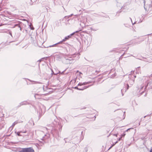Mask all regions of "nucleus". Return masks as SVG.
Instances as JSON below:
<instances>
[{"instance_id": "39448f33", "label": "nucleus", "mask_w": 152, "mask_h": 152, "mask_svg": "<svg viewBox=\"0 0 152 152\" xmlns=\"http://www.w3.org/2000/svg\"><path fill=\"white\" fill-rule=\"evenodd\" d=\"M127 88H126V87H124V88H123V89L121 90V92L122 93V96H123L124 95V94H123V92L124 91V90H125V91L126 92V91L127 89H128L129 88V85L128 84H127Z\"/></svg>"}, {"instance_id": "aec40b11", "label": "nucleus", "mask_w": 152, "mask_h": 152, "mask_svg": "<svg viewBox=\"0 0 152 152\" xmlns=\"http://www.w3.org/2000/svg\"><path fill=\"white\" fill-rule=\"evenodd\" d=\"M143 2L144 3V8L145 9V0H143Z\"/></svg>"}, {"instance_id": "cd10ccee", "label": "nucleus", "mask_w": 152, "mask_h": 152, "mask_svg": "<svg viewBox=\"0 0 152 152\" xmlns=\"http://www.w3.org/2000/svg\"><path fill=\"white\" fill-rule=\"evenodd\" d=\"M150 152H152V148L151 149Z\"/></svg>"}, {"instance_id": "2f4dec72", "label": "nucleus", "mask_w": 152, "mask_h": 152, "mask_svg": "<svg viewBox=\"0 0 152 152\" xmlns=\"http://www.w3.org/2000/svg\"><path fill=\"white\" fill-rule=\"evenodd\" d=\"M32 3H31V4H30V5H32Z\"/></svg>"}, {"instance_id": "bb28decb", "label": "nucleus", "mask_w": 152, "mask_h": 152, "mask_svg": "<svg viewBox=\"0 0 152 152\" xmlns=\"http://www.w3.org/2000/svg\"><path fill=\"white\" fill-rule=\"evenodd\" d=\"M42 61V59H40L38 61H39V62H41V61Z\"/></svg>"}, {"instance_id": "a878e982", "label": "nucleus", "mask_w": 152, "mask_h": 152, "mask_svg": "<svg viewBox=\"0 0 152 152\" xmlns=\"http://www.w3.org/2000/svg\"><path fill=\"white\" fill-rule=\"evenodd\" d=\"M19 28H20V30L21 31V30H22V28L20 27H20H19Z\"/></svg>"}, {"instance_id": "4468645a", "label": "nucleus", "mask_w": 152, "mask_h": 152, "mask_svg": "<svg viewBox=\"0 0 152 152\" xmlns=\"http://www.w3.org/2000/svg\"><path fill=\"white\" fill-rule=\"evenodd\" d=\"M15 132L18 135V136H21V135L20 134V132Z\"/></svg>"}, {"instance_id": "5701e85b", "label": "nucleus", "mask_w": 152, "mask_h": 152, "mask_svg": "<svg viewBox=\"0 0 152 152\" xmlns=\"http://www.w3.org/2000/svg\"><path fill=\"white\" fill-rule=\"evenodd\" d=\"M130 18V19H131V21H132V24H133V25H134V24L136 22H135L134 23H132V19H131V18Z\"/></svg>"}, {"instance_id": "72a5a7b5", "label": "nucleus", "mask_w": 152, "mask_h": 152, "mask_svg": "<svg viewBox=\"0 0 152 152\" xmlns=\"http://www.w3.org/2000/svg\"><path fill=\"white\" fill-rule=\"evenodd\" d=\"M146 117V116H145L144 117V118H145V117Z\"/></svg>"}, {"instance_id": "f3484780", "label": "nucleus", "mask_w": 152, "mask_h": 152, "mask_svg": "<svg viewBox=\"0 0 152 152\" xmlns=\"http://www.w3.org/2000/svg\"><path fill=\"white\" fill-rule=\"evenodd\" d=\"M53 124L54 125H56L57 124V123L56 121V120H54V121L53 122Z\"/></svg>"}, {"instance_id": "6ab92c4d", "label": "nucleus", "mask_w": 152, "mask_h": 152, "mask_svg": "<svg viewBox=\"0 0 152 152\" xmlns=\"http://www.w3.org/2000/svg\"><path fill=\"white\" fill-rule=\"evenodd\" d=\"M19 132H20V133H26V131H19Z\"/></svg>"}, {"instance_id": "473e14b6", "label": "nucleus", "mask_w": 152, "mask_h": 152, "mask_svg": "<svg viewBox=\"0 0 152 152\" xmlns=\"http://www.w3.org/2000/svg\"><path fill=\"white\" fill-rule=\"evenodd\" d=\"M25 31H27V30H25Z\"/></svg>"}, {"instance_id": "7c9ffc66", "label": "nucleus", "mask_w": 152, "mask_h": 152, "mask_svg": "<svg viewBox=\"0 0 152 152\" xmlns=\"http://www.w3.org/2000/svg\"><path fill=\"white\" fill-rule=\"evenodd\" d=\"M143 86H142V87L141 88V89H142V88H143Z\"/></svg>"}, {"instance_id": "f03ea898", "label": "nucleus", "mask_w": 152, "mask_h": 152, "mask_svg": "<svg viewBox=\"0 0 152 152\" xmlns=\"http://www.w3.org/2000/svg\"><path fill=\"white\" fill-rule=\"evenodd\" d=\"M19 152H34V151L31 148H22Z\"/></svg>"}, {"instance_id": "9b49d317", "label": "nucleus", "mask_w": 152, "mask_h": 152, "mask_svg": "<svg viewBox=\"0 0 152 152\" xmlns=\"http://www.w3.org/2000/svg\"><path fill=\"white\" fill-rule=\"evenodd\" d=\"M63 41H62V40L61 41H60L58 42V43H57L56 44H55L54 45H50V46L49 47H54V46L56 45H57V44H61L62 43V42H63Z\"/></svg>"}, {"instance_id": "7ed1b4c3", "label": "nucleus", "mask_w": 152, "mask_h": 152, "mask_svg": "<svg viewBox=\"0 0 152 152\" xmlns=\"http://www.w3.org/2000/svg\"><path fill=\"white\" fill-rule=\"evenodd\" d=\"M75 33V32L71 34L70 35H68V36L66 37H65V38L62 40V41H65L66 40H67L69 38H70L73 35H74V34Z\"/></svg>"}, {"instance_id": "f704fd0d", "label": "nucleus", "mask_w": 152, "mask_h": 152, "mask_svg": "<svg viewBox=\"0 0 152 152\" xmlns=\"http://www.w3.org/2000/svg\"><path fill=\"white\" fill-rule=\"evenodd\" d=\"M77 72H78V71H77Z\"/></svg>"}, {"instance_id": "9d476101", "label": "nucleus", "mask_w": 152, "mask_h": 152, "mask_svg": "<svg viewBox=\"0 0 152 152\" xmlns=\"http://www.w3.org/2000/svg\"><path fill=\"white\" fill-rule=\"evenodd\" d=\"M35 98L36 99H39L41 98L40 95L38 94H36L34 95Z\"/></svg>"}, {"instance_id": "423d86ee", "label": "nucleus", "mask_w": 152, "mask_h": 152, "mask_svg": "<svg viewBox=\"0 0 152 152\" xmlns=\"http://www.w3.org/2000/svg\"><path fill=\"white\" fill-rule=\"evenodd\" d=\"M29 104V103L28 102L26 101H24L21 102L20 104V105L19 106H18L20 107L21 105H26L27 104Z\"/></svg>"}, {"instance_id": "6e6552de", "label": "nucleus", "mask_w": 152, "mask_h": 152, "mask_svg": "<svg viewBox=\"0 0 152 152\" xmlns=\"http://www.w3.org/2000/svg\"><path fill=\"white\" fill-rule=\"evenodd\" d=\"M89 86H84L83 88H78L77 87H75V89H77L78 90H83L84 89H86V88H88Z\"/></svg>"}, {"instance_id": "ddd939ff", "label": "nucleus", "mask_w": 152, "mask_h": 152, "mask_svg": "<svg viewBox=\"0 0 152 152\" xmlns=\"http://www.w3.org/2000/svg\"><path fill=\"white\" fill-rule=\"evenodd\" d=\"M18 123V122L17 121H15L14 123H13L12 125L11 126L12 128H13L15 125L16 124H17Z\"/></svg>"}, {"instance_id": "2eb2a0df", "label": "nucleus", "mask_w": 152, "mask_h": 152, "mask_svg": "<svg viewBox=\"0 0 152 152\" xmlns=\"http://www.w3.org/2000/svg\"><path fill=\"white\" fill-rule=\"evenodd\" d=\"M20 24H15L14 25V27H15L16 26H18V27H20Z\"/></svg>"}, {"instance_id": "dca6fc26", "label": "nucleus", "mask_w": 152, "mask_h": 152, "mask_svg": "<svg viewBox=\"0 0 152 152\" xmlns=\"http://www.w3.org/2000/svg\"><path fill=\"white\" fill-rule=\"evenodd\" d=\"M129 81L131 83H132V84H131L132 85V84H133L134 83V80H130Z\"/></svg>"}, {"instance_id": "f257e3e1", "label": "nucleus", "mask_w": 152, "mask_h": 152, "mask_svg": "<svg viewBox=\"0 0 152 152\" xmlns=\"http://www.w3.org/2000/svg\"><path fill=\"white\" fill-rule=\"evenodd\" d=\"M39 137H40V140L42 141L39 140V141L41 142L44 143H45V140L49 137V135L48 134H44L42 132H40Z\"/></svg>"}, {"instance_id": "1a4fd4ad", "label": "nucleus", "mask_w": 152, "mask_h": 152, "mask_svg": "<svg viewBox=\"0 0 152 152\" xmlns=\"http://www.w3.org/2000/svg\"><path fill=\"white\" fill-rule=\"evenodd\" d=\"M133 129V128H129V129H128L127 130H126V131H125V132H124V133H123V134H122L121 136V137H124L126 135V134L125 133V132H128V131L130 130V129Z\"/></svg>"}, {"instance_id": "412c9836", "label": "nucleus", "mask_w": 152, "mask_h": 152, "mask_svg": "<svg viewBox=\"0 0 152 152\" xmlns=\"http://www.w3.org/2000/svg\"><path fill=\"white\" fill-rule=\"evenodd\" d=\"M122 138V137H121L120 138H119L118 139V141H120Z\"/></svg>"}, {"instance_id": "a211bd4d", "label": "nucleus", "mask_w": 152, "mask_h": 152, "mask_svg": "<svg viewBox=\"0 0 152 152\" xmlns=\"http://www.w3.org/2000/svg\"><path fill=\"white\" fill-rule=\"evenodd\" d=\"M115 145V144H113V145L108 149V150H109L110 149H111L113 146H114Z\"/></svg>"}, {"instance_id": "c85d7f7f", "label": "nucleus", "mask_w": 152, "mask_h": 152, "mask_svg": "<svg viewBox=\"0 0 152 152\" xmlns=\"http://www.w3.org/2000/svg\"><path fill=\"white\" fill-rule=\"evenodd\" d=\"M118 142V141H116V142H115V143H114V144H115V145Z\"/></svg>"}, {"instance_id": "4be33fe9", "label": "nucleus", "mask_w": 152, "mask_h": 152, "mask_svg": "<svg viewBox=\"0 0 152 152\" xmlns=\"http://www.w3.org/2000/svg\"><path fill=\"white\" fill-rule=\"evenodd\" d=\"M9 34L12 36V33L11 31L9 32Z\"/></svg>"}, {"instance_id": "f8f14e48", "label": "nucleus", "mask_w": 152, "mask_h": 152, "mask_svg": "<svg viewBox=\"0 0 152 152\" xmlns=\"http://www.w3.org/2000/svg\"><path fill=\"white\" fill-rule=\"evenodd\" d=\"M66 60L67 61V62L69 63H72V61L73 60V59L71 58H70V59H66Z\"/></svg>"}, {"instance_id": "0eeeda50", "label": "nucleus", "mask_w": 152, "mask_h": 152, "mask_svg": "<svg viewBox=\"0 0 152 152\" xmlns=\"http://www.w3.org/2000/svg\"><path fill=\"white\" fill-rule=\"evenodd\" d=\"M90 83V82H85L83 83H80L78 84V86H81L82 85H86L87 84H89Z\"/></svg>"}, {"instance_id": "393cba45", "label": "nucleus", "mask_w": 152, "mask_h": 152, "mask_svg": "<svg viewBox=\"0 0 152 152\" xmlns=\"http://www.w3.org/2000/svg\"><path fill=\"white\" fill-rule=\"evenodd\" d=\"M30 28H31V29H32V30H34V27H32H32H31Z\"/></svg>"}, {"instance_id": "b1692460", "label": "nucleus", "mask_w": 152, "mask_h": 152, "mask_svg": "<svg viewBox=\"0 0 152 152\" xmlns=\"http://www.w3.org/2000/svg\"><path fill=\"white\" fill-rule=\"evenodd\" d=\"M113 135L114 136H115L116 137H117V134H114Z\"/></svg>"}, {"instance_id": "c756f323", "label": "nucleus", "mask_w": 152, "mask_h": 152, "mask_svg": "<svg viewBox=\"0 0 152 152\" xmlns=\"http://www.w3.org/2000/svg\"><path fill=\"white\" fill-rule=\"evenodd\" d=\"M45 129L47 130V128H44Z\"/></svg>"}, {"instance_id": "20e7f679", "label": "nucleus", "mask_w": 152, "mask_h": 152, "mask_svg": "<svg viewBox=\"0 0 152 152\" xmlns=\"http://www.w3.org/2000/svg\"><path fill=\"white\" fill-rule=\"evenodd\" d=\"M82 74L80 72H79L78 74L77 73V76L76 77V79L77 80L78 79L79 80H80V79L82 78Z\"/></svg>"}]
</instances>
